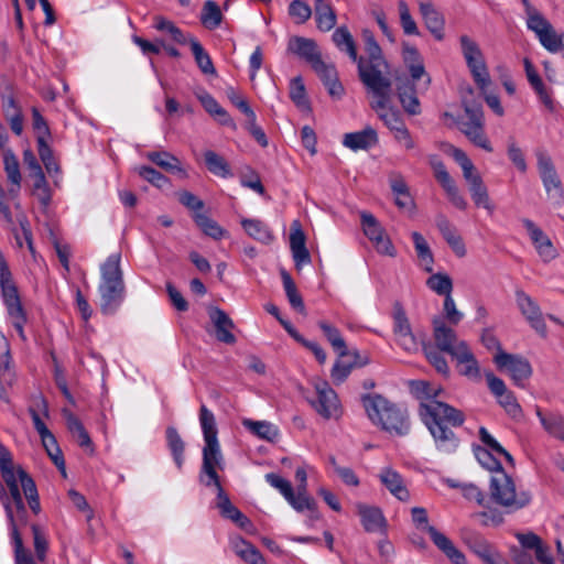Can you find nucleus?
Instances as JSON below:
<instances>
[{
    "mask_svg": "<svg viewBox=\"0 0 564 564\" xmlns=\"http://www.w3.org/2000/svg\"><path fill=\"white\" fill-rule=\"evenodd\" d=\"M411 393L420 401L419 416L431 433L437 451L453 454L459 446V438L453 431L465 422V414L438 400L442 388L424 380L410 382Z\"/></svg>",
    "mask_w": 564,
    "mask_h": 564,
    "instance_id": "f257e3e1",
    "label": "nucleus"
},
{
    "mask_svg": "<svg viewBox=\"0 0 564 564\" xmlns=\"http://www.w3.org/2000/svg\"><path fill=\"white\" fill-rule=\"evenodd\" d=\"M361 35L368 58L366 59L362 56H358L357 67L359 78L372 95L384 98L389 83L391 82L382 74V68L387 67L382 50L372 31L365 29Z\"/></svg>",
    "mask_w": 564,
    "mask_h": 564,
    "instance_id": "f03ea898",
    "label": "nucleus"
},
{
    "mask_svg": "<svg viewBox=\"0 0 564 564\" xmlns=\"http://www.w3.org/2000/svg\"><path fill=\"white\" fill-rule=\"evenodd\" d=\"M362 405L369 420L383 431L398 436L410 433L411 423L405 408L390 402L381 394H365Z\"/></svg>",
    "mask_w": 564,
    "mask_h": 564,
    "instance_id": "7ed1b4c3",
    "label": "nucleus"
},
{
    "mask_svg": "<svg viewBox=\"0 0 564 564\" xmlns=\"http://www.w3.org/2000/svg\"><path fill=\"white\" fill-rule=\"evenodd\" d=\"M120 261V253H111L101 265V281L98 292L100 295V312L107 316L117 313L126 296Z\"/></svg>",
    "mask_w": 564,
    "mask_h": 564,
    "instance_id": "20e7f679",
    "label": "nucleus"
},
{
    "mask_svg": "<svg viewBox=\"0 0 564 564\" xmlns=\"http://www.w3.org/2000/svg\"><path fill=\"white\" fill-rule=\"evenodd\" d=\"M21 485L9 487V494L0 485V501L3 506L8 520L11 543L13 545L14 564H36L31 552L23 545L22 536L17 528L13 509L23 510V498L20 490Z\"/></svg>",
    "mask_w": 564,
    "mask_h": 564,
    "instance_id": "39448f33",
    "label": "nucleus"
},
{
    "mask_svg": "<svg viewBox=\"0 0 564 564\" xmlns=\"http://www.w3.org/2000/svg\"><path fill=\"white\" fill-rule=\"evenodd\" d=\"M478 435L484 446L474 445L473 452L476 459L484 468L492 474H497L498 470H503L498 456H503L508 463L513 464V457L510 453L500 445L486 427L480 426Z\"/></svg>",
    "mask_w": 564,
    "mask_h": 564,
    "instance_id": "423d86ee",
    "label": "nucleus"
},
{
    "mask_svg": "<svg viewBox=\"0 0 564 564\" xmlns=\"http://www.w3.org/2000/svg\"><path fill=\"white\" fill-rule=\"evenodd\" d=\"M411 514L413 523L417 528H423L427 531L433 543L453 564H467L464 553L458 550L445 534L440 532L435 527L429 525V518L425 508L414 507L411 510Z\"/></svg>",
    "mask_w": 564,
    "mask_h": 564,
    "instance_id": "0eeeda50",
    "label": "nucleus"
},
{
    "mask_svg": "<svg viewBox=\"0 0 564 564\" xmlns=\"http://www.w3.org/2000/svg\"><path fill=\"white\" fill-rule=\"evenodd\" d=\"M536 171L546 195L556 204L564 202V186L551 155L544 149L535 150Z\"/></svg>",
    "mask_w": 564,
    "mask_h": 564,
    "instance_id": "6e6552de",
    "label": "nucleus"
},
{
    "mask_svg": "<svg viewBox=\"0 0 564 564\" xmlns=\"http://www.w3.org/2000/svg\"><path fill=\"white\" fill-rule=\"evenodd\" d=\"M489 492L490 500L508 511L521 509L525 505L517 499L514 482L505 470H498L490 476Z\"/></svg>",
    "mask_w": 564,
    "mask_h": 564,
    "instance_id": "1a4fd4ad",
    "label": "nucleus"
},
{
    "mask_svg": "<svg viewBox=\"0 0 564 564\" xmlns=\"http://www.w3.org/2000/svg\"><path fill=\"white\" fill-rule=\"evenodd\" d=\"M531 32L543 48L550 53H558L564 46V33H558L553 24L536 9L531 7Z\"/></svg>",
    "mask_w": 564,
    "mask_h": 564,
    "instance_id": "9d476101",
    "label": "nucleus"
},
{
    "mask_svg": "<svg viewBox=\"0 0 564 564\" xmlns=\"http://www.w3.org/2000/svg\"><path fill=\"white\" fill-rule=\"evenodd\" d=\"M459 42L462 53L474 80L478 88L484 90L490 84V76L480 48L478 44L467 35H462Z\"/></svg>",
    "mask_w": 564,
    "mask_h": 564,
    "instance_id": "9b49d317",
    "label": "nucleus"
},
{
    "mask_svg": "<svg viewBox=\"0 0 564 564\" xmlns=\"http://www.w3.org/2000/svg\"><path fill=\"white\" fill-rule=\"evenodd\" d=\"M467 120L458 121L460 131L476 145L487 152H492V147L484 131V113L478 105H465Z\"/></svg>",
    "mask_w": 564,
    "mask_h": 564,
    "instance_id": "f8f14e48",
    "label": "nucleus"
},
{
    "mask_svg": "<svg viewBox=\"0 0 564 564\" xmlns=\"http://www.w3.org/2000/svg\"><path fill=\"white\" fill-rule=\"evenodd\" d=\"M217 468H224V457L218 441H206L203 447V464L199 480L206 487H210L212 482H217L219 476Z\"/></svg>",
    "mask_w": 564,
    "mask_h": 564,
    "instance_id": "ddd939ff",
    "label": "nucleus"
},
{
    "mask_svg": "<svg viewBox=\"0 0 564 564\" xmlns=\"http://www.w3.org/2000/svg\"><path fill=\"white\" fill-rule=\"evenodd\" d=\"M361 226L366 237L375 243L377 251L381 254L394 257L395 248L391 240L384 237V229L381 227L376 217L367 212L360 214Z\"/></svg>",
    "mask_w": 564,
    "mask_h": 564,
    "instance_id": "4468645a",
    "label": "nucleus"
},
{
    "mask_svg": "<svg viewBox=\"0 0 564 564\" xmlns=\"http://www.w3.org/2000/svg\"><path fill=\"white\" fill-rule=\"evenodd\" d=\"M317 399L311 401L314 410L325 420L339 415V400L335 390L328 382L323 381L315 386Z\"/></svg>",
    "mask_w": 564,
    "mask_h": 564,
    "instance_id": "2eb2a0df",
    "label": "nucleus"
},
{
    "mask_svg": "<svg viewBox=\"0 0 564 564\" xmlns=\"http://www.w3.org/2000/svg\"><path fill=\"white\" fill-rule=\"evenodd\" d=\"M494 362L498 369L507 370L516 384L524 387V381L529 375V362L525 358L500 351L494 356Z\"/></svg>",
    "mask_w": 564,
    "mask_h": 564,
    "instance_id": "dca6fc26",
    "label": "nucleus"
},
{
    "mask_svg": "<svg viewBox=\"0 0 564 564\" xmlns=\"http://www.w3.org/2000/svg\"><path fill=\"white\" fill-rule=\"evenodd\" d=\"M393 333L399 345L406 351H414L419 344L403 306L397 302L393 306Z\"/></svg>",
    "mask_w": 564,
    "mask_h": 564,
    "instance_id": "f3484780",
    "label": "nucleus"
},
{
    "mask_svg": "<svg viewBox=\"0 0 564 564\" xmlns=\"http://www.w3.org/2000/svg\"><path fill=\"white\" fill-rule=\"evenodd\" d=\"M0 289L9 313H20L23 307L20 302L18 289L12 280L9 265L0 252Z\"/></svg>",
    "mask_w": 564,
    "mask_h": 564,
    "instance_id": "a211bd4d",
    "label": "nucleus"
},
{
    "mask_svg": "<svg viewBox=\"0 0 564 564\" xmlns=\"http://www.w3.org/2000/svg\"><path fill=\"white\" fill-rule=\"evenodd\" d=\"M373 96L376 100L371 102V108L378 113V117L391 132L405 126L401 112L393 107H388L391 97V83H389V88L384 98H381L378 95Z\"/></svg>",
    "mask_w": 564,
    "mask_h": 564,
    "instance_id": "6ab92c4d",
    "label": "nucleus"
},
{
    "mask_svg": "<svg viewBox=\"0 0 564 564\" xmlns=\"http://www.w3.org/2000/svg\"><path fill=\"white\" fill-rule=\"evenodd\" d=\"M432 325L435 347L441 351L453 356L459 348L456 332L452 327L447 326L444 318L440 316H435L433 318Z\"/></svg>",
    "mask_w": 564,
    "mask_h": 564,
    "instance_id": "aec40b11",
    "label": "nucleus"
},
{
    "mask_svg": "<svg viewBox=\"0 0 564 564\" xmlns=\"http://www.w3.org/2000/svg\"><path fill=\"white\" fill-rule=\"evenodd\" d=\"M531 243L543 263H550L560 257V251L551 237L532 221Z\"/></svg>",
    "mask_w": 564,
    "mask_h": 564,
    "instance_id": "412c9836",
    "label": "nucleus"
},
{
    "mask_svg": "<svg viewBox=\"0 0 564 564\" xmlns=\"http://www.w3.org/2000/svg\"><path fill=\"white\" fill-rule=\"evenodd\" d=\"M208 316L215 327L216 339L227 345H234L237 341L232 334L235 324L228 314L224 310L213 306L208 310Z\"/></svg>",
    "mask_w": 564,
    "mask_h": 564,
    "instance_id": "4be33fe9",
    "label": "nucleus"
},
{
    "mask_svg": "<svg viewBox=\"0 0 564 564\" xmlns=\"http://www.w3.org/2000/svg\"><path fill=\"white\" fill-rule=\"evenodd\" d=\"M288 52L305 61L311 67L322 59L317 43L308 37H291L288 42Z\"/></svg>",
    "mask_w": 564,
    "mask_h": 564,
    "instance_id": "5701e85b",
    "label": "nucleus"
},
{
    "mask_svg": "<svg viewBox=\"0 0 564 564\" xmlns=\"http://www.w3.org/2000/svg\"><path fill=\"white\" fill-rule=\"evenodd\" d=\"M435 178L441 184L443 189L446 192L448 199L451 203L458 209H466L467 202L466 199L459 194V191L454 182V180L451 177L449 173L446 171V167L442 161H437L432 164Z\"/></svg>",
    "mask_w": 564,
    "mask_h": 564,
    "instance_id": "b1692460",
    "label": "nucleus"
},
{
    "mask_svg": "<svg viewBox=\"0 0 564 564\" xmlns=\"http://www.w3.org/2000/svg\"><path fill=\"white\" fill-rule=\"evenodd\" d=\"M306 237L299 221H294L290 234V247L297 270L312 261L308 249L306 248Z\"/></svg>",
    "mask_w": 564,
    "mask_h": 564,
    "instance_id": "393cba45",
    "label": "nucleus"
},
{
    "mask_svg": "<svg viewBox=\"0 0 564 564\" xmlns=\"http://www.w3.org/2000/svg\"><path fill=\"white\" fill-rule=\"evenodd\" d=\"M452 357L457 361V369L462 376L470 379L480 378V368L478 361L466 341H459V348Z\"/></svg>",
    "mask_w": 564,
    "mask_h": 564,
    "instance_id": "a878e982",
    "label": "nucleus"
},
{
    "mask_svg": "<svg viewBox=\"0 0 564 564\" xmlns=\"http://www.w3.org/2000/svg\"><path fill=\"white\" fill-rule=\"evenodd\" d=\"M312 68L323 82L324 86L328 90V94L333 98H340L344 95V87L338 79L335 65L326 64L323 59H321L315 65H313Z\"/></svg>",
    "mask_w": 564,
    "mask_h": 564,
    "instance_id": "bb28decb",
    "label": "nucleus"
},
{
    "mask_svg": "<svg viewBox=\"0 0 564 564\" xmlns=\"http://www.w3.org/2000/svg\"><path fill=\"white\" fill-rule=\"evenodd\" d=\"M414 80L398 78L397 93L404 111L411 116L421 113V104L416 96Z\"/></svg>",
    "mask_w": 564,
    "mask_h": 564,
    "instance_id": "cd10ccee",
    "label": "nucleus"
},
{
    "mask_svg": "<svg viewBox=\"0 0 564 564\" xmlns=\"http://www.w3.org/2000/svg\"><path fill=\"white\" fill-rule=\"evenodd\" d=\"M378 141L377 131L372 127L367 126L360 131L346 133L343 139V144L356 152L359 150L367 151L375 147Z\"/></svg>",
    "mask_w": 564,
    "mask_h": 564,
    "instance_id": "c85d7f7f",
    "label": "nucleus"
},
{
    "mask_svg": "<svg viewBox=\"0 0 564 564\" xmlns=\"http://www.w3.org/2000/svg\"><path fill=\"white\" fill-rule=\"evenodd\" d=\"M367 364V360H360V355L357 350H350V356L340 358L334 364L330 370V378L336 386L341 384L351 373L355 367H361Z\"/></svg>",
    "mask_w": 564,
    "mask_h": 564,
    "instance_id": "c756f323",
    "label": "nucleus"
},
{
    "mask_svg": "<svg viewBox=\"0 0 564 564\" xmlns=\"http://www.w3.org/2000/svg\"><path fill=\"white\" fill-rule=\"evenodd\" d=\"M419 9L425 26L436 40L442 41L445 24L442 13L430 2H420Z\"/></svg>",
    "mask_w": 564,
    "mask_h": 564,
    "instance_id": "7c9ffc66",
    "label": "nucleus"
},
{
    "mask_svg": "<svg viewBox=\"0 0 564 564\" xmlns=\"http://www.w3.org/2000/svg\"><path fill=\"white\" fill-rule=\"evenodd\" d=\"M403 61L409 69L412 80H419L425 77V88L431 83L430 76L425 72L423 59L416 47L405 44L403 46Z\"/></svg>",
    "mask_w": 564,
    "mask_h": 564,
    "instance_id": "2f4dec72",
    "label": "nucleus"
},
{
    "mask_svg": "<svg viewBox=\"0 0 564 564\" xmlns=\"http://www.w3.org/2000/svg\"><path fill=\"white\" fill-rule=\"evenodd\" d=\"M435 223L441 235L453 249V251L458 257H464L466 254L465 245L462 237L457 234L456 228L451 224V221L444 215H438Z\"/></svg>",
    "mask_w": 564,
    "mask_h": 564,
    "instance_id": "473e14b6",
    "label": "nucleus"
},
{
    "mask_svg": "<svg viewBox=\"0 0 564 564\" xmlns=\"http://www.w3.org/2000/svg\"><path fill=\"white\" fill-rule=\"evenodd\" d=\"M531 88L538 96L539 101L544 106L545 110L554 113L557 110V102L553 98V89L545 85L541 76L531 66Z\"/></svg>",
    "mask_w": 564,
    "mask_h": 564,
    "instance_id": "72a5a7b5",
    "label": "nucleus"
},
{
    "mask_svg": "<svg viewBox=\"0 0 564 564\" xmlns=\"http://www.w3.org/2000/svg\"><path fill=\"white\" fill-rule=\"evenodd\" d=\"M316 26L322 32L330 31L337 22V14L327 0H314Z\"/></svg>",
    "mask_w": 564,
    "mask_h": 564,
    "instance_id": "f704fd0d",
    "label": "nucleus"
},
{
    "mask_svg": "<svg viewBox=\"0 0 564 564\" xmlns=\"http://www.w3.org/2000/svg\"><path fill=\"white\" fill-rule=\"evenodd\" d=\"M380 480L395 498L401 501L409 500L410 492L403 482L402 476L398 471L391 468H384L380 474Z\"/></svg>",
    "mask_w": 564,
    "mask_h": 564,
    "instance_id": "c9c22d12",
    "label": "nucleus"
},
{
    "mask_svg": "<svg viewBox=\"0 0 564 564\" xmlns=\"http://www.w3.org/2000/svg\"><path fill=\"white\" fill-rule=\"evenodd\" d=\"M21 466L14 467L10 451L0 442V473L7 487L21 485L19 470Z\"/></svg>",
    "mask_w": 564,
    "mask_h": 564,
    "instance_id": "e433bc0d",
    "label": "nucleus"
},
{
    "mask_svg": "<svg viewBox=\"0 0 564 564\" xmlns=\"http://www.w3.org/2000/svg\"><path fill=\"white\" fill-rule=\"evenodd\" d=\"M535 412L545 432L564 442V416L555 412H543L540 408Z\"/></svg>",
    "mask_w": 564,
    "mask_h": 564,
    "instance_id": "4c0bfd02",
    "label": "nucleus"
},
{
    "mask_svg": "<svg viewBox=\"0 0 564 564\" xmlns=\"http://www.w3.org/2000/svg\"><path fill=\"white\" fill-rule=\"evenodd\" d=\"M535 412L545 432L564 442V416L555 412H543L540 408Z\"/></svg>",
    "mask_w": 564,
    "mask_h": 564,
    "instance_id": "58836bf2",
    "label": "nucleus"
},
{
    "mask_svg": "<svg viewBox=\"0 0 564 564\" xmlns=\"http://www.w3.org/2000/svg\"><path fill=\"white\" fill-rule=\"evenodd\" d=\"M358 514L361 519V524L367 532H376L386 525L383 513L378 507H370L366 505H358Z\"/></svg>",
    "mask_w": 564,
    "mask_h": 564,
    "instance_id": "ea45409f",
    "label": "nucleus"
},
{
    "mask_svg": "<svg viewBox=\"0 0 564 564\" xmlns=\"http://www.w3.org/2000/svg\"><path fill=\"white\" fill-rule=\"evenodd\" d=\"M231 546L237 556L248 564H267L261 552L249 541L237 538L231 541Z\"/></svg>",
    "mask_w": 564,
    "mask_h": 564,
    "instance_id": "a19ab883",
    "label": "nucleus"
},
{
    "mask_svg": "<svg viewBox=\"0 0 564 564\" xmlns=\"http://www.w3.org/2000/svg\"><path fill=\"white\" fill-rule=\"evenodd\" d=\"M147 158L161 169L170 173H177L186 177V171L181 166V161L167 151H153L147 154Z\"/></svg>",
    "mask_w": 564,
    "mask_h": 564,
    "instance_id": "79ce46f5",
    "label": "nucleus"
},
{
    "mask_svg": "<svg viewBox=\"0 0 564 564\" xmlns=\"http://www.w3.org/2000/svg\"><path fill=\"white\" fill-rule=\"evenodd\" d=\"M332 40L340 52L346 53L354 63H357V45L347 26L337 28L332 35Z\"/></svg>",
    "mask_w": 564,
    "mask_h": 564,
    "instance_id": "37998d69",
    "label": "nucleus"
},
{
    "mask_svg": "<svg viewBox=\"0 0 564 564\" xmlns=\"http://www.w3.org/2000/svg\"><path fill=\"white\" fill-rule=\"evenodd\" d=\"M318 327L340 358L350 356V350L347 348L346 341L337 327L326 321H319Z\"/></svg>",
    "mask_w": 564,
    "mask_h": 564,
    "instance_id": "c03bdc74",
    "label": "nucleus"
},
{
    "mask_svg": "<svg viewBox=\"0 0 564 564\" xmlns=\"http://www.w3.org/2000/svg\"><path fill=\"white\" fill-rule=\"evenodd\" d=\"M188 45L199 70L204 75L217 76L212 57L196 37H189Z\"/></svg>",
    "mask_w": 564,
    "mask_h": 564,
    "instance_id": "a18cd8bd",
    "label": "nucleus"
},
{
    "mask_svg": "<svg viewBox=\"0 0 564 564\" xmlns=\"http://www.w3.org/2000/svg\"><path fill=\"white\" fill-rule=\"evenodd\" d=\"M464 541L469 550L481 558L485 563L498 551L484 536L477 533H468L464 536Z\"/></svg>",
    "mask_w": 564,
    "mask_h": 564,
    "instance_id": "49530a36",
    "label": "nucleus"
},
{
    "mask_svg": "<svg viewBox=\"0 0 564 564\" xmlns=\"http://www.w3.org/2000/svg\"><path fill=\"white\" fill-rule=\"evenodd\" d=\"M0 101L4 117L12 115L13 111L22 112L15 98V86L6 77L0 83Z\"/></svg>",
    "mask_w": 564,
    "mask_h": 564,
    "instance_id": "de8ad7c7",
    "label": "nucleus"
},
{
    "mask_svg": "<svg viewBox=\"0 0 564 564\" xmlns=\"http://www.w3.org/2000/svg\"><path fill=\"white\" fill-rule=\"evenodd\" d=\"M166 444L176 467L181 470L184 464L185 443L174 426L165 430Z\"/></svg>",
    "mask_w": 564,
    "mask_h": 564,
    "instance_id": "09e8293b",
    "label": "nucleus"
},
{
    "mask_svg": "<svg viewBox=\"0 0 564 564\" xmlns=\"http://www.w3.org/2000/svg\"><path fill=\"white\" fill-rule=\"evenodd\" d=\"M241 226L247 235L262 243H270L274 236L269 226L259 219H242Z\"/></svg>",
    "mask_w": 564,
    "mask_h": 564,
    "instance_id": "8fccbe9b",
    "label": "nucleus"
},
{
    "mask_svg": "<svg viewBox=\"0 0 564 564\" xmlns=\"http://www.w3.org/2000/svg\"><path fill=\"white\" fill-rule=\"evenodd\" d=\"M21 488L28 500L30 509L37 514L41 511L40 498L33 478L24 470H19Z\"/></svg>",
    "mask_w": 564,
    "mask_h": 564,
    "instance_id": "3c124183",
    "label": "nucleus"
},
{
    "mask_svg": "<svg viewBox=\"0 0 564 564\" xmlns=\"http://www.w3.org/2000/svg\"><path fill=\"white\" fill-rule=\"evenodd\" d=\"M242 425L261 440L273 442L279 436V430L276 426L267 421L245 419L242 421Z\"/></svg>",
    "mask_w": 564,
    "mask_h": 564,
    "instance_id": "603ef678",
    "label": "nucleus"
},
{
    "mask_svg": "<svg viewBox=\"0 0 564 564\" xmlns=\"http://www.w3.org/2000/svg\"><path fill=\"white\" fill-rule=\"evenodd\" d=\"M193 220L206 236L215 240H219L226 235V230L223 229L216 220L204 213L193 214Z\"/></svg>",
    "mask_w": 564,
    "mask_h": 564,
    "instance_id": "864d4df0",
    "label": "nucleus"
},
{
    "mask_svg": "<svg viewBox=\"0 0 564 564\" xmlns=\"http://www.w3.org/2000/svg\"><path fill=\"white\" fill-rule=\"evenodd\" d=\"M66 422H67V427H68L69 432L74 436H76L78 445L83 448L89 449L90 453H93L94 452L93 441H91L88 432L86 431L85 426L79 421V419L77 416H75L74 414L69 413L66 417Z\"/></svg>",
    "mask_w": 564,
    "mask_h": 564,
    "instance_id": "5fc2aeb1",
    "label": "nucleus"
},
{
    "mask_svg": "<svg viewBox=\"0 0 564 564\" xmlns=\"http://www.w3.org/2000/svg\"><path fill=\"white\" fill-rule=\"evenodd\" d=\"M281 279H282L285 295L289 300L290 305L297 312L304 313L305 312L304 301H303L301 294L299 293L295 282L293 281L290 273L285 270H282Z\"/></svg>",
    "mask_w": 564,
    "mask_h": 564,
    "instance_id": "6e6d98bb",
    "label": "nucleus"
},
{
    "mask_svg": "<svg viewBox=\"0 0 564 564\" xmlns=\"http://www.w3.org/2000/svg\"><path fill=\"white\" fill-rule=\"evenodd\" d=\"M199 19L200 23L208 30L218 28L223 21V14L219 6L214 0H206Z\"/></svg>",
    "mask_w": 564,
    "mask_h": 564,
    "instance_id": "4d7b16f0",
    "label": "nucleus"
},
{
    "mask_svg": "<svg viewBox=\"0 0 564 564\" xmlns=\"http://www.w3.org/2000/svg\"><path fill=\"white\" fill-rule=\"evenodd\" d=\"M205 164L207 170L216 175L227 178L232 175L229 164L226 160L212 150H207L204 153Z\"/></svg>",
    "mask_w": 564,
    "mask_h": 564,
    "instance_id": "13d9d810",
    "label": "nucleus"
},
{
    "mask_svg": "<svg viewBox=\"0 0 564 564\" xmlns=\"http://www.w3.org/2000/svg\"><path fill=\"white\" fill-rule=\"evenodd\" d=\"M199 423L204 441H218V430L214 413L205 405L199 408Z\"/></svg>",
    "mask_w": 564,
    "mask_h": 564,
    "instance_id": "bf43d9fd",
    "label": "nucleus"
},
{
    "mask_svg": "<svg viewBox=\"0 0 564 564\" xmlns=\"http://www.w3.org/2000/svg\"><path fill=\"white\" fill-rule=\"evenodd\" d=\"M411 237L414 243L417 258L425 263V270L427 272H432L434 258L429 243L426 242L424 237L417 231L412 232Z\"/></svg>",
    "mask_w": 564,
    "mask_h": 564,
    "instance_id": "052dcab7",
    "label": "nucleus"
},
{
    "mask_svg": "<svg viewBox=\"0 0 564 564\" xmlns=\"http://www.w3.org/2000/svg\"><path fill=\"white\" fill-rule=\"evenodd\" d=\"M426 285L430 290L438 295H452L453 281L446 273H434L426 280Z\"/></svg>",
    "mask_w": 564,
    "mask_h": 564,
    "instance_id": "680f3d73",
    "label": "nucleus"
},
{
    "mask_svg": "<svg viewBox=\"0 0 564 564\" xmlns=\"http://www.w3.org/2000/svg\"><path fill=\"white\" fill-rule=\"evenodd\" d=\"M519 545H511L509 553L514 564H529V533H516Z\"/></svg>",
    "mask_w": 564,
    "mask_h": 564,
    "instance_id": "e2e57ef3",
    "label": "nucleus"
},
{
    "mask_svg": "<svg viewBox=\"0 0 564 564\" xmlns=\"http://www.w3.org/2000/svg\"><path fill=\"white\" fill-rule=\"evenodd\" d=\"M531 551L534 552L536 561L541 564H555L551 549L535 533L531 532Z\"/></svg>",
    "mask_w": 564,
    "mask_h": 564,
    "instance_id": "0e129e2a",
    "label": "nucleus"
},
{
    "mask_svg": "<svg viewBox=\"0 0 564 564\" xmlns=\"http://www.w3.org/2000/svg\"><path fill=\"white\" fill-rule=\"evenodd\" d=\"M37 142V152L41 161L43 162L45 170L48 174L58 173L59 165L56 162L53 150L48 145L47 141H44L42 138H36Z\"/></svg>",
    "mask_w": 564,
    "mask_h": 564,
    "instance_id": "69168bd1",
    "label": "nucleus"
},
{
    "mask_svg": "<svg viewBox=\"0 0 564 564\" xmlns=\"http://www.w3.org/2000/svg\"><path fill=\"white\" fill-rule=\"evenodd\" d=\"M3 164L8 180L12 183V185L20 186L21 173L19 161L12 150H4Z\"/></svg>",
    "mask_w": 564,
    "mask_h": 564,
    "instance_id": "338daca9",
    "label": "nucleus"
},
{
    "mask_svg": "<svg viewBox=\"0 0 564 564\" xmlns=\"http://www.w3.org/2000/svg\"><path fill=\"white\" fill-rule=\"evenodd\" d=\"M398 10L400 15L401 28L406 35H419V28L412 18L409 6L404 0L398 1Z\"/></svg>",
    "mask_w": 564,
    "mask_h": 564,
    "instance_id": "774afa93",
    "label": "nucleus"
}]
</instances>
